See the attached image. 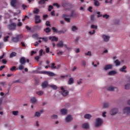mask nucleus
<instances>
[{"label":"nucleus","instance_id":"1","mask_svg":"<svg viewBox=\"0 0 130 130\" xmlns=\"http://www.w3.org/2000/svg\"><path fill=\"white\" fill-rule=\"evenodd\" d=\"M21 20L18 19L16 18H14L13 20V22L12 23L8 25V29L11 30V31H14L16 30V28H17V23L18 22H20Z\"/></svg>","mask_w":130,"mask_h":130},{"label":"nucleus","instance_id":"2","mask_svg":"<svg viewBox=\"0 0 130 130\" xmlns=\"http://www.w3.org/2000/svg\"><path fill=\"white\" fill-rule=\"evenodd\" d=\"M23 38V35H16V37H13L11 39V41L14 43H18L21 39Z\"/></svg>","mask_w":130,"mask_h":130},{"label":"nucleus","instance_id":"3","mask_svg":"<svg viewBox=\"0 0 130 130\" xmlns=\"http://www.w3.org/2000/svg\"><path fill=\"white\" fill-rule=\"evenodd\" d=\"M40 74L47 75L49 77H53L54 76H55V74H54L53 72H50L48 71H41Z\"/></svg>","mask_w":130,"mask_h":130},{"label":"nucleus","instance_id":"4","mask_svg":"<svg viewBox=\"0 0 130 130\" xmlns=\"http://www.w3.org/2000/svg\"><path fill=\"white\" fill-rule=\"evenodd\" d=\"M102 119L98 118L96 119L95 125V127H98V126H100L101 125H102L103 123Z\"/></svg>","mask_w":130,"mask_h":130},{"label":"nucleus","instance_id":"5","mask_svg":"<svg viewBox=\"0 0 130 130\" xmlns=\"http://www.w3.org/2000/svg\"><path fill=\"white\" fill-rule=\"evenodd\" d=\"M61 5L63 8H68V7H71V6H72V4H71L69 2V1H63L61 3Z\"/></svg>","mask_w":130,"mask_h":130},{"label":"nucleus","instance_id":"6","mask_svg":"<svg viewBox=\"0 0 130 130\" xmlns=\"http://www.w3.org/2000/svg\"><path fill=\"white\" fill-rule=\"evenodd\" d=\"M62 92L61 94L62 95V96H67L68 94H69V91L67 90H64V89L63 88V87H61L60 88Z\"/></svg>","mask_w":130,"mask_h":130},{"label":"nucleus","instance_id":"7","mask_svg":"<svg viewBox=\"0 0 130 130\" xmlns=\"http://www.w3.org/2000/svg\"><path fill=\"white\" fill-rule=\"evenodd\" d=\"M102 38L105 42H108V41H109V39H110V37L105 35H103Z\"/></svg>","mask_w":130,"mask_h":130},{"label":"nucleus","instance_id":"8","mask_svg":"<svg viewBox=\"0 0 130 130\" xmlns=\"http://www.w3.org/2000/svg\"><path fill=\"white\" fill-rule=\"evenodd\" d=\"M117 112H118V109H117V108H114L111 110L110 113L111 115H115V114H116Z\"/></svg>","mask_w":130,"mask_h":130},{"label":"nucleus","instance_id":"9","mask_svg":"<svg viewBox=\"0 0 130 130\" xmlns=\"http://www.w3.org/2000/svg\"><path fill=\"white\" fill-rule=\"evenodd\" d=\"M39 19H40V16L39 15L35 16V20L36 21H35L36 24H39V23H41V20Z\"/></svg>","mask_w":130,"mask_h":130},{"label":"nucleus","instance_id":"10","mask_svg":"<svg viewBox=\"0 0 130 130\" xmlns=\"http://www.w3.org/2000/svg\"><path fill=\"white\" fill-rule=\"evenodd\" d=\"M108 91H116V92H117V91H118V89H117V87H116L109 86L108 88Z\"/></svg>","mask_w":130,"mask_h":130},{"label":"nucleus","instance_id":"11","mask_svg":"<svg viewBox=\"0 0 130 130\" xmlns=\"http://www.w3.org/2000/svg\"><path fill=\"white\" fill-rule=\"evenodd\" d=\"M49 40H51V41H55V42L58 41V38L55 36L49 37Z\"/></svg>","mask_w":130,"mask_h":130},{"label":"nucleus","instance_id":"12","mask_svg":"<svg viewBox=\"0 0 130 130\" xmlns=\"http://www.w3.org/2000/svg\"><path fill=\"white\" fill-rule=\"evenodd\" d=\"M19 62L21 64H25L26 63V58L24 57H22L20 58Z\"/></svg>","mask_w":130,"mask_h":130},{"label":"nucleus","instance_id":"13","mask_svg":"<svg viewBox=\"0 0 130 130\" xmlns=\"http://www.w3.org/2000/svg\"><path fill=\"white\" fill-rule=\"evenodd\" d=\"M77 14L75 13V10H72L71 11V14L69 15V16L71 18H75V17H77Z\"/></svg>","mask_w":130,"mask_h":130},{"label":"nucleus","instance_id":"14","mask_svg":"<svg viewBox=\"0 0 130 130\" xmlns=\"http://www.w3.org/2000/svg\"><path fill=\"white\" fill-rule=\"evenodd\" d=\"M47 86H48V82L47 81H44L42 84V87L43 89H45V88H47Z\"/></svg>","mask_w":130,"mask_h":130},{"label":"nucleus","instance_id":"15","mask_svg":"<svg viewBox=\"0 0 130 130\" xmlns=\"http://www.w3.org/2000/svg\"><path fill=\"white\" fill-rule=\"evenodd\" d=\"M57 47H59L61 48L63 47V42L62 41H60L56 45Z\"/></svg>","mask_w":130,"mask_h":130},{"label":"nucleus","instance_id":"16","mask_svg":"<svg viewBox=\"0 0 130 130\" xmlns=\"http://www.w3.org/2000/svg\"><path fill=\"white\" fill-rule=\"evenodd\" d=\"M111 69H112V64L106 65L104 68L105 71H107L108 70H111Z\"/></svg>","mask_w":130,"mask_h":130},{"label":"nucleus","instance_id":"17","mask_svg":"<svg viewBox=\"0 0 130 130\" xmlns=\"http://www.w3.org/2000/svg\"><path fill=\"white\" fill-rule=\"evenodd\" d=\"M71 120H72V116H71L70 115H68L65 119V121L66 122H70V121Z\"/></svg>","mask_w":130,"mask_h":130},{"label":"nucleus","instance_id":"18","mask_svg":"<svg viewBox=\"0 0 130 130\" xmlns=\"http://www.w3.org/2000/svg\"><path fill=\"white\" fill-rule=\"evenodd\" d=\"M42 112H43V110H41L40 112H36L35 114V116L37 117H39V116L41 115V113H42Z\"/></svg>","mask_w":130,"mask_h":130},{"label":"nucleus","instance_id":"19","mask_svg":"<svg viewBox=\"0 0 130 130\" xmlns=\"http://www.w3.org/2000/svg\"><path fill=\"white\" fill-rule=\"evenodd\" d=\"M17 3V0H12L11 2V5L12 7H13L14 8H16V6L15 5H16Z\"/></svg>","mask_w":130,"mask_h":130},{"label":"nucleus","instance_id":"20","mask_svg":"<svg viewBox=\"0 0 130 130\" xmlns=\"http://www.w3.org/2000/svg\"><path fill=\"white\" fill-rule=\"evenodd\" d=\"M48 86L53 89V90H57V86L54 84L49 85Z\"/></svg>","mask_w":130,"mask_h":130},{"label":"nucleus","instance_id":"21","mask_svg":"<svg viewBox=\"0 0 130 130\" xmlns=\"http://www.w3.org/2000/svg\"><path fill=\"white\" fill-rule=\"evenodd\" d=\"M83 128L88 129L89 128V124L88 123H85L82 125Z\"/></svg>","mask_w":130,"mask_h":130},{"label":"nucleus","instance_id":"22","mask_svg":"<svg viewBox=\"0 0 130 130\" xmlns=\"http://www.w3.org/2000/svg\"><path fill=\"white\" fill-rule=\"evenodd\" d=\"M60 112L62 114L65 115L66 114H67V113H68V110H67V109H62L60 110Z\"/></svg>","mask_w":130,"mask_h":130},{"label":"nucleus","instance_id":"23","mask_svg":"<svg viewBox=\"0 0 130 130\" xmlns=\"http://www.w3.org/2000/svg\"><path fill=\"white\" fill-rule=\"evenodd\" d=\"M46 2H48V0H40L38 2L39 5H44Z\"/></svg>","mask_w":130,"mask_h":130},{"label":"nucleus","instance_id":"24","mask_svg":"<svg viewBox=\"0 0 130 130\" xmlns=\"http://www.w3.org/2000/svg\"><path fill=\"white\" fill-rule=\"evenodd\" d=\"M17 55V53L15 52H12L10 55V58H13V57H15Z\"/></svg>","mask_w":130,"mask_h":130},{"label":"nucleus","instance_id":"25","mask_svg":"<svg viewBox=\"0 0 130 130\" xmlns=\"http://www.w3.org/2000/svg\"><path fill=\"white\" fill-rule=\"evenodd\" d=\"M74 83V78H70L69 80V81H68V84L69 85H72V84H73Z\"/></svg>","mask_w":130,"mask_h":130},{"label":"nucleus","instance_id":"26","mask_svg":"<svg viewBox=\"0 0 130 130\" xmlns=\"http://www.w3.org/2000/svg\"><path fill=\"white\" fill-rule=\"evenodd\" d=\"M126 69V66H123V67L119 69L120 72H123L124 73H126V71L124 70Z\"/></svg>","mask_w":130,"mask_h":130},{"label":"nucleus","instance_id":"27","mask_svg":"<svg viewBox=\"0 0 130 130\" xmlns=\"http://www.w3.org/2000/svg\"><path fill=\"white\" fill-rule=\"evenodd\" d=\"M30 101L31 103L34 104V103H36V101H37V100H36V98L33 97L30 99Z\"/></svg>","mask_w":130,"mask_h":130},{"label":"nucleus","instance_id":"28","mask_svg":"<svg viewBox=\"0 0 130 130\" xmlns=\"http://www.w3.org/2000/svg\"><path fill=\"white\" fill-rule=\"evenodd\" d=\"M116 74V71H111L108 73L109 76H113V75H115Z\"/></svg>","mask_w":130,"mask_h":130},{"label":"nucleus","instance_id":"29","mask_svg":"<svg viewBox=\"0 0 130 130\" xmlns=\"http://www.w3.org/2000/svg\"><path fill=\"white\" fill-rule=\"evenodd\" d=\"M66 32H67V30H58V34L60 35V34H63Z\"/></svg>","mask_w":130,"mask_h":130},{"label":"nucleus","instance_id":"30","mask_svg":"<svg viewBox=\"0 0 130 130\" xmlns=\"http://www.w3.org/2000/svg\"><path fill=\"white\" fill-rule=\"evenodd\" d=\"M44 31L46 32V33H49L51 31V29L49 27H47L44 29Z\"/></svg>","mask_w":130,"mask_h":130},{"label":"nucleus","instance_id":"31","mask_svg":"<svg viewBox=\"0 0 130 130\" xmlns=\"http://www.w3.org/2000/svg\"><path fill=\"white\" fill-rule=\"evenodd\" d=\"M94 6H95V7H99L100 6V3H99L98 1H95L94 3Z\"/></svg>","mask_w":130,"mask_h":130},{"label":"nucleus","instance_id":"32","mask_svg":"<svg viewBox=\"0 0 130 130\" xmlns=\"http://www.w3.org/2000/svg\"><path fill=\"white\" fill-rule=\"evenodd\" d=\"M90 117H91V115L89 114H87L84 115V118H86V119H90Z\"/></svg>","mask_w":130,"mask_h":130},{"label":"nucleus","instance_id":"33","mask_svg":"<svg viewBox=\"0 0 130 130\" xmlns=\"http://www.w3.org/2000/svg\"><path fill=\"white\" fill-rule=\"evenodd\" d=\"M77 30H78V27H77V26H73L72 27V30L73 32H76V31H77Z\"/></svg>","mask_w":130,"mask_h":130},{"label":"nucleus","instance_id":"34","mask_svg":"<svg viewBox=\"0 0 130 130\" xmlns=\"http://www.w3.org/2000/svg\"><path fill=\"white\" fill-rule=\"evenodd\" d=\"M39 39H42L44 42L46 43L48 41V39H47V38H41L40 37L39 38Z\"/></svg>","mask_w":130,"mask_h":130},{"label":"nucleus","instance_id":"35","mask_svg":"<svg viewBox=\"0 0 130 130\" xmlns=\"http://www.w3.org/2000/svg\"><path fill=\"white\" fill-rule=\"evenodd\" d=\"M52 29L53 30V32L54 33H58V30H57V29H56V28H55L54 27H52Z\"/></svg>","mask_w":130,"mask_h":130},{"label":"nucleus","instance_id":"36","mask_svg":"<svg viewBox=\"0 0 130 130\" xmlns=\"http://www.w3.org/2000/svg\"><path fill=\"white\" fill-rule=\"evenodd\" d=\"M44 93V92L42 91H39L37 92V94L38 95H39V96H41V95H43Z\"/></svg>","mask_w":130,"mask_h":130},{"label":"nucleus","instance_id":"37","mask_svg":"<svg viewBox=\"0 0 130 130\" xmlns=\"http://www.w3.org/2000/svg\"><path fill=\"white\" fill-rule=\"evenodd\" d=\"M51 10H53V6L50 5L48 6V12H51Z\"/></svg>","mask_w":130,"mask_h":130},{"label":"nucleus","instance_id":"38","mask_svg":"<svg viewBox=\"0 0 130 130\" xmlns=\"http://www.w3.org/2000/svg\"><path fill=\"white\" fill-rule=\"evenodd\" d=\"M125 90H129L130 89V84H127L125 85Z\"/></svg>","mask_w":130,"mask_h":130},{"label":"nucleus","instance_id":"39","mask_svg":"<svg viewBox=\"0 0 130 130\" xmlns=\"http://www.w3.org/2000/svg\"><path fill=\"white\" fill-rule=\"evenodd\" d=\"M34 14H39V9L37 8H35V10L33 11Z\"/></svg>","mask_w":130,"mask_h":130},{"label":"nucleus","instance_id":"40","mask_svg":"<svg viewBox=\"0 0 130 130\" xmlns=\"http://www.w3.org/2000/svg\"><path fill=\"white\" fill-rule=\"evenodd\" d=\"M114 62L116 66H120V62L118 59L116 60Z\"/></svg>","mask_w":130,"mask_h":130},{"label":"nucleus","instance_id":"41","mask_svg":"<svg viewBox=\"0 0 130 130\" xmlns=\"http://www.w3.org/2000/svg\"><path fill=\"white\" fill-rule=\"evenodd\" d=\"M19 114V111H12V114L13 115H18V114Z\"/></svg>","mask_w":130,"mask_h":130},{"label":"nucleus","instance_id":"42","mask_svg":"<svg viewBox=\"0 0 130 130\" xmlns=\"http://www.w3.org/2000/svg\"><path fill=\"white\" fill-rule=\"evenodd\" d=\"M9 38H10V36H7V37H5L4 38V42H7L8 41Z\"/></svg>","mask_w":130,"mask_h":130},{"label":"nucleus","instance_id":"43","mask_svg":"<svg viewBox=\"0 0 130 130\" xmlns=\"http://www.w3.org/2000/svg\"><path fill=\"white\" fill-rule=\"evenodd\" d=\"M51 69H56V66H55V63H51Z\"/></svg>","mask_w":130,"mask_h":130},{"label":"nucleus","instance_id":"44","mask_svg":"<svg viewBox=\"0 0 130 130\" xmlns=\"http://www.w3.org/2000/svg\"><path fill=\"white\" fill-rule=\"evenodd\" d=\"M104 108H107L109 106V104L106 103L104 104Z\"/></svg>","mask_w":130,"mask_h":130},{"label":"nucleus","instance_id":"45","mask_svg":"<svg viewBox=\"0 0 130 130\" xmlns=\"http://www.w3.org/2000/svg\"><path fill=\"white\" fill-rule=\"evenodd\" d=\"M16 66H13L10 69L11 72H14V71H16L17 69Z\"/></svg>","mask_w":130,"mask_h":130},{"label":"nucleus","instance_id":"46","mask_svg":"<svg viewBox=\"0 0 130 130\" xmlns=\"http://www.w3.org/2000/svg\"><path fill=\"white\" fill-rule=\"evenodd\" d=\"M64 19L66 22H67V23H70L71 22V19L70 18H64Z\"/></svg>","mask_w":130,"mask_h":130},{"label":"nucleus","instance_id":"47","mask_svg":"<svg viewBox=\"0 0 130 130\" xmlns=\"http://www.w3.org/2000/svg\"><path fill=\"white\" fill-rule=\"evenodd\" d=\"M103 18L105 19H108V18H109V15L106 14L103 16Z\"/></svg>","mask_w":130,"mask_h":130},{"label":"nucleus","instance_id":"48","mask_svg":"<svg viewBox=\"0 0 130 130\" xmlns=\"http://www.w3.org/2000/svg\"><path fill=\"white\" fill-rule=\"evenodd\" d=\"M91 29H97L98 26H97V25H94V24H92L91 25Z\"/></svg>","mask_w":130,"mask_h":130},{"label":"nucleus","instance_id":"49","mask_svg":"<svg viewBox=\"0 0 130 130\" xmlns=\"http://www.w3.org/2000/svg\"><path fill=\"white\" fill-rule=\"evenodd\" d=\"M19 70H20V71H22L23 70H24V66H23L22 65H20L18 67Z\"/></svg>","mask_w":130,"mask_h":130},{"label":"nucleus","instance_id":"50","mask_svg":"<svg viewBox=\"0 0 130 130\" xmlns=\"http://www.w3.org/2000/svg\"><path fill=\"white\" fill-rule=\"evenodd\" d=\"M46 25L49 27H51V25H50V22L49 21H46Z\"/></svg>","mask_w":130,"mask_h":130},{"label":"nucleus","instance_id":"51","mask_svg":"<svg viewBox=\"0 0 130 130\" xmlns=\"http://www.w3.org/2000/svg\"><path fill=\"white\" fill-rule=\"evenodd\" d=\"M85 55H89V56H91L92 55V54L91 53V51H88L87 53H85Z\"/></svg>","mask_w":130,"mask_h":130},{"label":"nucleus","instance_id":"52","mask_svg":"<svg viewBox=\"0 0 130 130\" xmlns=\"http://www.w3.org/2000/svg\"><path fill=\"white\" fill-rule=\"evenodd\" d=\"M114 23L116 25H118L119 24V21L118 20H115Z\"/></svg>","mask_w":130,"mask_h":130},{"label":"nucleus","instance_id":"53","mask_svg":"<svg viewBox=\"0 0 130 130\" xmlns=\"http://www.w3.org/2000/svg\"><path fill=\"white\" fill-rule=\"evenodd\" d=\"M52 118L53 119H57V115H53L52 116Z\"/></svg>","mask_w":130,"mask_h":130},{"label":"nucleus","instance_id":"54","mask_svg":"<svg viewBox=\"0 0 130 130\" xmlns=\"http://www.w3.org/2000/svg\"><path fill=\"white\" fill-rule=\"evenodd\" d=\"M53 6L56 7L57 8H59V7H60L57 3L53 4Z\"/></svg>","mask_w":130,"mask_h":130},{"label":"nucleus","instance_id":"55","mask_svg":"<svg viewBox=\"0 0 130 130\" xmlns=\"http://www.w3.org/2000/svg\"><path fill=\"white\" fill-rule=\"evenodd\" d=\"M96 14L98 15V18H100V17H102L103 16L102 14H101L100 12H98Z\"/></svg>","mask_w":130,"mask_h":130},{"label":"nucleus","instance_id":"56","mask_svg":"<svg viewBox=\"0 0 130 130\" xmlns=\"http://www.w3.org/2000/svg\"><path fill=\"white\" fill-rule=\"evenodd\" d=\"M112 2V0H106L105 3L106 4H110Z\"/></svg>","mask_w":130,"mask_h":130},{"label":"nucleus","instance_id":"57","mask_svg":"<svg viewBox=\"0 0 130 130\" xmlns=\"http://www.w3.org/2000/svg\"><path fill=\"white\" fill-rule=\"evenodd\" d=\"M40 58V57L39 56H37L35 57V59L37 60V61H39V59Z\"/></svg>","mask_w":130,"mask_h":130},{"label":"nucleus","instance_id":"58","mask_svg":"<svg viewBox=\"0 0 130 130\" xmlns=\"http://www.w3.org/2000/svg\"><path fill=\"white\" fill-rule=\"evenodd\" d=\"M26 19H29V17L27 15H25L24 18L22 19V21L24 22V21H26Z\"/></svg>","mask_w":130,"mask_h":130},{"label":"nucleus","instance_id":"59","mask_svg":"<svg viewBox=\"0 0 130 130\" xmlns=\"http://www.w3.org/2000/svg\"><path fill=\"white\" fill-rule=\"evenodd\" d=\"M82 64L83 66L85 68L86 67V61L85 60H82Z\"/></svg>","mask_w":130,"mask_h":130},{"label":"nucleus","instance_id":"60","mask_svg":"<svg viewBox=\"0 0 130 130\" xmlns=\"http://www.w3.org/2000/svg\"><path fill=\"white\" fill-rule=\"evenodd\" d=\"M51 16H55V11L53 10V11L51 12Z\"/></svg>","mask_w":130,"mask_h":130},{"label":"nucleus","instance_id":"61","mask_svg":"<svg viewBox=\"0 0 130 130\" xmlns=\"http://www.w3.org/2000/svg\"><path fill=\"white\" fill-rule=\"evenodd\" d=\"M32 37H34L35 38L38 39V34H36L32 35Z\"/></svg>","mask_w":130,"mask_h":130},{"label":"nucleus","instance_id":"62","mask_svg":"<svg viewBox=\"0 0 130 130\" xmlns=\"http://www.w3.org/2000/svg\"><path fill=\"white\" fill-rule=\"evenodd\" d=\"M2 63L4 64H7V60L6 59H4L3 60H2Z\"/></svg>","mask_w":130,"mask_h":130},{"label":"nucleus","instance_id":"63","mask_svg":"<svg viewBox=\"0 0 130 130\" xmlns=\"http://www.w3.org/2000/svg\"><path fill=\"white\" fill-rule=\"evenodd\" d=\"M23 25L22 22H20V21L17 23L18 27H21Z\"/></svg>","mask_w":130,"mask_h":130},{"label":"nucleus","instance_id":"64","mask_svg":"<svg viewBox=\"0 0 130 130\" xmlns=\"http://www.w3.org/2000/svg\"><path fill=\"white\" fill-rule=\"evenodd\" d=\"M42 52H43V49L40 50L39 51L40 56H42Z\"/></svg>","mask_w":130,"mask_h":130}]
</instances>
